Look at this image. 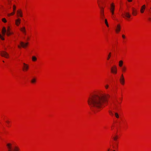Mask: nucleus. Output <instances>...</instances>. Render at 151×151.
Listing matches in <instances>:
<instances>
[{
	"mask_svg": "<svg viewBox=\"0 0 151 151\" xmlns=\"http://www.w3.org/2000/svg\"><path fill=\"white\" fill-rule=\"evenodd\" d=\"M109 97L108 94L96 93L90 96L88 103L91 110L95 113L107 105Z\"/></svg>",
	"mask_w": 151,
	"mask_h": 151,
	"instance_id": "f257e3e1",
	"label": "nucleus"
},
{
	"mask_svg": "<svg viewBox=\"0 0 151 151\" xmlns=\"http://www.w3.org/2000/svg\"><path fill=\"white\" fill-rule=\"evenodd\" d=\"M97 4L98 6L100 9V17L102 19H104L105 17L104 13V9L105 7V5H104L103 4L102 5L101 4V0H97Z\"/></svg>",
	"mask_w": 151,
	"mask_h": 151,
	"instance_id": "f03ea898",
	"label": "nucleus"
},
{
	"mask_svg": "<svg viewBox=\"0 0 151 151\" xmlns=\"http://www.w3.org/2000/svg\"><path fill=\"white\" fill-rule=\"evenodd\" d=\"M115 9L116 6L115 3L114 2L111 3L110 5L109 9L111 14V17L114 20L116 19V16L114 13Z\"/></svg>",
	"mask_w": 151,
	"mask_h": 151,
	"instance_id": "7ed1b4c3",
	"label": "nucleus"
},
{
	"mask_svg": "<svg viewBox=\"0 0 151 151\" xmlns=\"http://www.w3.org/2000/svg\"><path fill=\"white\" fill-rule=\"evenodd\" d=\"M28 42L24 43L23 42H20L19 45H18V47L19 48H20L21 47L25 48L28 46Z\"/></svg>",
	"mask_w": 151,
	"mask_h": 151,
	"instance_id": "20e7f679",
	"label": "nucleus"
},
{
	"mask_svg": "<svg viewBox=\"0 0 151 151\" xmlns=\"http://www.w3.org/2000/svg\"><path fill=\"white\" fill-rule=\"evenodd\" d=\"M14 32L12 30L11 28L10 27L8 26L7 27L6 31V35L7 36H10L11 35H13Z\"/></svg>",
	"mask_w": 151,
	"mask_h": 151,
	"instance_id": "39448f33",
	"label": "nucleus"
},
{
	"mask_svg": "<svg viewBox=\"0 0 151 151\" xmlns=\"http://www.w3.org/2000/svg\"><path fill=\"white\" fill-rule=\"evenodd\" d=\"M121 29V26L120 24H118L116 25L115 28V32L116 34H119L120 32Z\"/></svg>",
	"mask_w": 151,
	"mask_h": 151,
	"instance_id": "423d86ee",
	"label": "nucleus"
},
{
	"mask_svg": "<svg viewBox=\"0 0 151 151\" xmlns=\"http://www.w3.org/2000/svg\"><path fill=\"white\" fill-rule=\"evenodd\" d=\"M17 17H23V13L21 9H19L17 11Z\"/></svg>",
	"mask_w": 151,
	"mask_h": 151,
	"instance_id": "0eeeda50",
	"label": "nucleus"
},
{
	"mask_svg": "<svg viewBox=\"0 0 151 151\" xmlns=\"http://www.w3.org/2000/svg\"><path fill=\"white\" fill-rule=\"evenodd\" d=\"M122 17L124 18L126 17L127 18H130L131 15L130 14L127 12H124L122 14Z\"/></svg>",
	"mask_w": 151,
	"mask_h": 151,
	"instance_id": "6e6552de",
	"label": "nucleus"
},
{
	"mask_svg": "<svg viewBox=\"0 0 151 151\" xmlns=\"http://www.w3.org/2000/svg\"><path fill=\"white\" fill-rule=\"evenodd\" d=\"M21 23V19L20 18H18L15 20V24L17 27L19 26Z\"/></svg>",
	"mask_w": 151,
	"mask_h": 151,
	"instance_id": "1a4fd4ad",
	"label": "nucleus"
},
{
	"mask_svg": "<svg viewBox=\"0 0 151 151\" xmlns=\"http://www.w3.org/2000/svg\"><path fill=\"white\" fill-rule=\"evenodd\" d=\"M23 71H27L29 69V66L28 65L25 63H23Z\"/></svg>",
	"mask_w": 151,
	"mask_h": 151,
	"instance_id": "9d476101",
	"label": "nucleus"
},
{
	"mask_svg": "<svg viewBox=\"0 0 151 151\" xmlns=\"http://www.w3.org/2000/svg\"><path fill=\"white\" fill-rule=\"evenodd\" d=\"M0 54L2 57H7L8 56V54L6 52L3 51H1Z\"/></svg>",
	"mask_w": 151,
	"mask_h": 151,
	"instance_id": "9b49d317",
	"label": "nucleus"
},
{
	"mask_svg": "<svg viewBox=\"0 0 151 151\" xmlns=\"http://www.w3.org/2000/svg\"><path fill=\"white\" fill-rule=\"evenodd\" d=\"M111 70L112 73L116 74L117 73V70L116 66H114V67H112L111 68Z\"/></svg>",
	"mask_w": 151,
	"mask_h": 151,
	"instance_id": "f8f14e48",
	"label": "nucleus"
},
{
	"mask_svg": "<svg viewBox=\"0 0 151 151\" xmlns=\"http://www.w3.org/2000/svg\"><path fill=\"white\" fill-rule=\"evenodd\" d=\"M120 81L121 84L123 85L124 83V79L123 75H121V77L120 79Z\"/></svg>",
	"mask_w": 151,
	"mask_h": 151,
	"instance_id": "ddd939ff",
	"label": "nucleus"
},
{
	"mask_svg": "<svg viewBox=\"0 0 151 151\" xmlns=\"http://www.w3.org/2000/svg\"><path fill=\"white\" fill-rule=\"evenodd\" d=\"M20 31L24 34H25L26 33V30L25 27L23 26L20 28Z\"/></svg>",
	"mask_w": 151,
	"mask_h": 151,
	"instance_id": "4468645a",
	"label": "nucleus"
},
{
	"mask_svg": "<svg viewBox=\"0 0 151 151\" xmlns=\"http://www.w3.org/2000/svg\"><path fill=\"white\" fill-rule=\"evenodd\" d=\"M146 9V5L144 4L141 7L140 12L141 13H143Z\"/></svg>",
	"mask_w": 151,
	"mask_h": 151,
	"instance_id": "2eb2a0df",
	"label": "nucleus"
},
{
	"mask_svg": "<svg viewBox=\"0 0 151 151\" xmlns=\"http://www.w3.org/2000/svg\"><path fill=\"white\" fill-rule=\"evenodd\" d=\"M137 9L135 8L132 9V14L134 16H135L137 15Z\"/></svg>",
	"mask_w": 151,
	"mask_h": 151,
	"instance_id": "dca6fc26",
	"label": "nucleus"
},
{
	"mask_svg": "<svg viewBox=\"0 0 151 151\" xmlns=\"http://www.w3.org/2000/svg\"><path fill=\"white\" fill-rule=\"evenodd\" d=\"M2 33L3 36H4L6 32V29L5 27H3L2 29Z\"/></svg>",
	"mask_w": 151,
	"mask_h": 151,
	"instance_id": "f3484780",
	"label": "nucleus"
},
{
	"mask_svg": "<svg viewBox=\"0 0 151 151\" xmlns=\"http://www.w3.org/2000/svg\"><path fill=\"white\" fill-rule=\"evenodd\" d=\"M15 13V12L14 11H13L12 12L10 13H8L7 14V16L9 17L11 16H13L14 15Z\"/></svg>",
	"mask_w": 151,
	"mask_h": 151,
	"instance_id": "a211bd4d",
	"label": "nucleus"
},
{
	"mask_svg": "<svg viewBox=\"0 0 151 151\" xmlns=\"http://www.w3.org/2000/svg\"><path fill=\"white\" fill-rule=\"evenodd\" d=\"M36 79L35 78H34L31 81V82L32 83H34L36 82Z\"/></svg>",
	"mask_w": 151,
	"mask_h": 151,
	"instance_id": "6ab92c4d",
	"label": "nucleus"
},
{
	"mask_svg": "<svg viewBox=\"0 0 151 151\" xmlns=\"http://www.w3.org/2000/svg\"><path fill=\"white\" fill-rule=\"evenodd\" d=\"M16 5L14 4L13 6V11L16 12Z\"/></svg>",
	"mask_w": 151,
	"mask_h": 151,
	"instance_id": "aec40b11",
	"label": "nucleus"
},
{
	"mask_svg": "<svg viewBox=\"0 0 151 151\" xmlns=\"http://www.w3.org/2000/svg\"><path fill=\"white\" fill-rule=\"evenodd\" d=\"M11 144L10 143H8L6 145V146L9 150H11Z\"/></svg>",
	"mask_w": 151,
	"mask_h": 151,
	"instance_id": "412c9836",
	"label": "nucleus"
},
{
	"mask_svg": "<svg viewBox=\"0 0 151 151\" xmlns=\"http://www.w3.org/2000/svg\"><path fill=\"white\" fill-rule=\"evenodd\" d=\"M105 23L106 26L108 27H109V25L108 23L107 20L106 19H105Z\"/></svg>",
	"mask_w": 151,
	"mask_h": 151,
	"instance_id": "4be33fe9",
	"label": "nucleus"
},
{
	"mask_svg": "<svg viewBox=\"0 0 151 151\" xmlns=\"http://www.w3.org/2000/svg\"><path fill=\"white\" fill-rule=\"evenodd\" d=\"M2 22L4 23H6L7 22V20L5 18H2Z\"/></svg>",
	"mask_w": 151,
	"mask_h": 151,
	"instance_id": "5701e85b",
	"label": "nucleus"
},
{
	"mask_svg": "<svg viewBox=\"0 0 151 151\" xmlns=\"http://www.w3.org/2000/svg\"><path fill=\"white\" fill-rule=\"evenodd\" d=\"M123 64V61L122 60H120L119 62V65L121 67Z\"/></svg>",
	"mask_w": 151,
	"mask_h": 151,
	"instance_id": "b1692460",
	"label": "nucleus"
},
{
	"mask_svg": "<svg viewBox=\"0 0 151 151\" xmlns=\"http://www.w3.org/2000/svg\"><path fill=\"white\" fill-rule=\"evenodd\" d=\"M3 36L1 34H0V38L2 40H4V38L3 37Z\"/></svg>",
	"mask_w": 151,
	"mask_h": 151,
	"instance_id": "393cba45",
	"label": "nucleus"
},
{
	"mask_svg": "<svg viewBox=\"0 0 151 151\" xmlns=\"http://www.w3.org/2000/svg\"><path fill=\"white\" fill-rule=\"evenodd\" d=\"M115 115L116 117L117 118H118L119 117V114L117 113H115Z\"/></svg>",
	"mask_w": 151,
	"mask_h": 151,
	"instance_id": "a878e982",
	"label": "nucleus"
},
{
	"mask_svg": "<svg viewBox=\"0 0 151 151\" xmlns=\"http://www.w3.org/2000/svg\"><path fill=\"white\" fill-rule=\"evenodd\" d=\"M13 151H19V149L18 147H15Z\"/></svg>",
	"mask_w": 151,
	"mask_h": 151,
	"instance_id": "bb28decb",
	"label": "nucleus"
},
{
	"mask_svg": "<svg viewBox=\"0 0 151 151\" xmlns=\"http://www.w3.org/2000/svg\"><path fill=\"white\" fill-rule=\"evenodd\" d=\"M114 56V55H112V52H110L109 53L108 57H111V56Z\"/></svg>",
	"mask_w": 151,
	"mask_h": 151,
	"instance_id": "cd10ccee",
	"label": "nucleus"
},
{
	"mask_svg": "<svg viewBox=\"0 0 151 151\" xmlns=\"http://www.w3.org/2000/svg\"><path fill=\"white\" fill-rule=\"evenodd\" d=\"M122 37L123 39H126V37L124 35L122 34Z\"/></svg>",
	"mask_w": 151,
	"mask_h": 151,
	"instance_id": "c85d7f7f",
	"label": "nucleus"
},
{
	"mask_svg": "<svg viewBox=\"0 0 151 151\" xmlns=\"http://www.w3.org/2000/svg\"><path fill=\"white\" fill-rule=\"evenodd\" d=\"M32 60L33 61H35L37 60L36 57H32Z\"/></svg>",
	"mask_w": 151,
	"mask_h": 151,
	"instance_id": "c756f323",
	"label": "nucleus"
},
{
	"mask_svg": "<svg viewBox=\"0 0 151 151\" xmlns=\"http://www.w3.org/2000/svg\"><path fill=\"white\" fill-rule=\"evenodd\" d=\"M109 113L111 115H112V116H113L114 114H113L112 113V112L110 111H109Z\"/></svg>",
	"mask_w": 151,
	"mask_h": 151,
	"instance_id": "7c9ffc66",
	"label": "nucleus"
},
{
	"mask_svg": "<svg viewBox=\"0 0 151 151\" xmlns=\"http://www.w3.org/2000/svg\"><path fill=\"white\" fill-rule=\"evenodd\" d=\"M122 69L123 71H125L126 70V68L125 67H123Z\"/></svg>",
	"mask_w": 151,
	"mask_h": 151,
	"instance_id": "2f4dec72",
	"label": "nucleus"
},
{
	"mask_svg": "<svg viewBox=\"0 0 151 151\" xmlns=\"http://www.w3.org/2000/svg\"><path fill=\"white\" fill-rule=\"evenodd\" d=\"M117 138H118V137L116 136V137H114L113 139L114 140H116Z\"/></svg>",
	"mask_w": 151,
	"mask_h": 151,
	"instance_id": "473e14b6",
	"label": "nucleus"
},
{
	"mask_svg": "<svg viewBox=\"0 0 151 151\" xmlns=\"http://www.w3.org/2000/svg\"><path fill=\"white\" fill-rule=\"evenodd\" d=\"M6 122L8 124H9L10 123V122L9 121H6Z\"/></svg>",
	"mask_w": 151,
	"mask_h": 151,
	"instance_id": "72a5a7b5",
	"label": "nucleus"
},
{
	"mask_svg": "<svg viewBox=\"0 0 151 151\" xmlns=\"http://www.w3.org/2000/svg\"><path fill=\"white\" fill-rule=\"evenodd\" d=\"M105 88L106 89H107L108 87H109V86L108 85H106L105 86Z\"/></svg>",
	"mask_w": 151,
	"mask_h": 151,
	"instance_id": "f704fd0d",
	"label": "nucleus"
},
{
	"mask_svg": "<svg viewBox=\"0 0 151 151\" xmlns=\"http://www.w3.org/2000/svg\"><path fill=\"white\" fill-rule=\"evenodd\" d=\"M129 2H131L132 0H127Z\"/></svg>",
	"mask_w": 151,
	"mask_h": 151,
	"instance_id": "c9c22d12",
	"label": "nucleus"
},
{
	"mask_svg": "<svg viewBox=\"0 0 151 151\" xmlns=\"http://www.w3.org/2000/svg\"><path fill=\"white\" fill-rule=\"evenodd\" d=\"M112 55H114V56H115V55L114 54V52H112Z\"/></svg>",
	"mask_w": 151,
	"mask_h": 151,
	"instance_id": "e433bc0d",
	"label": "nucleus"
},
{
	"mask_svg": "<svg viewBox=\"0 0 151 151\" xmlns=\"http://www.w3.org/2000/svg\"><path fill=\"white\" fill-rule=\"evenodd\" d=\"M112 55H114V56H115V55L114 54V52H112Z\"/></svg>",
	"mask_w": 151,
	"mask_h": 151,
	"instance_id": "4c0bfd02",
	"label": "nucleus"
},
{
	"mask_svg": "<svg viewBox=\"0 0 151 151\" xmlns=\"http://www.w3.org/2000/svg\"><path fill=\"white\" fill-rule=\"evenodd\" d=\"M12 151L11 150H9L8 151Z\"/></svg>",
	"mask_w": 151,
	"mask_h": 151,
	"instance_id": "58836bf2",
	"label": "nucleus"
},
{
	"mask_svg": "<svg viewBox=\"0 0 151 151\" xmlns=\"http://www.w3.org/2000/svg\"><path fill=\"white\" fill-rule=\"evenodd\" d=\"M109 58H107V60H109Z\"/></svg>",
	"mask_w": 151,
	"mask_h": 151,
	"instance_id": "ea45409f",
	"label": "nucleus"
},
{
	"mask_svg": "<svg viewBox=\"0 0 151 151\" xmlns=\"http://www.w3.org/2000/svg\"><path fill=\"white\" fill-rule=\"evenodd\" d=\"M32 57H35V56H33Z\"/></svg>",
	"mask_w": 151,
	"mask_h": 151,
	"instance_id": "a19ab883",
	"label": "nucleus"
},
{
	"mask_svg": "<svg viewBox=\"0 0 151 151\" xmlns=\"http://www.w3.org/2000/svg\"><path fill=\"white\" fill-rule=\"evenodd\" d=\"M108 151H109V150H108Z\"/></svg>",
	"mask_w": 151,
	"mask_h": 151,
	"instance_id": "79ce46f5",
	"label": "nucleus"
},
{
	"mask_svg": "<svg viewBox=\"0 0 151 151\" xmlns=\"http://www.w3.org/2000/svg\"><path fill=\"white\" fill-rule=\"evenodd\" d=\"M113 151H115V150H113Z\"/></svg>",
	"mask_w": 151,
	"mask_h": 151,
	"instance_id": "37998d69",
	"label": "nucleus"
},
{
	"mask_svg": "<svg viewBox=\"0 0 151 151\" xmlns=\"http://www.w3.org/2000/svg\"><path fill=\"white\" fill-rule=\"evenodd\" d=\"M150 9H151V7H150Z\"/></svg>",
	"mask_w": 151,
	"mask_h": 151,
	"instance_id": "c03bdc74",
	"label": "nucleus"
}]
</instances>
